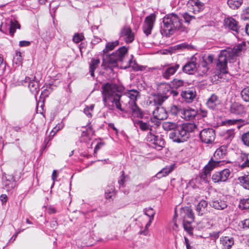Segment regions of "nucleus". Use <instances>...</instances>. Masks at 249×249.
Segmentation results:
<instances>
[{"label":"nucleus","mask_w":249,"mask_h":249,"mask_svg":"<svg viewBox=\"0 0 249 249\" xmlns=\"http://www.w3.org/2000/svg\"><path fill=\"white\" fill-rule=\"evenodd\" d=\"M102 89L104 105L111 110L115 107L116 108L117 103H119L122 107L136 104V101L140 96L139 92L135 89L128 90L121 95L122 88L113 83L104 84Z\"/></svg>","instance_id":"f257e3e1"},{"label":"nucleus","mask_w":249,"mask_h":249,"mask_svg":"<svg viewBox=\"0 0 249 249\" xmlns=\"http://www.w3.org/2000/svg\"><path fill=\"white\" fill-rule=\"evenodd\" d=\"M118 40L108 42L105 48L103 51V63L102 66L105 69L112 70L113 67L117 66L118 61L124 62L125 55L127 53L128 49L124 46L120 48L116 52L111 54H108L109 51H112L114 48L119 45Z\"/></svg>","instance_id":"f03ea898"},{"label":"nucleus","mask_w":249,"mask_h":249,"mask_svg":"<svg viewBox=\"0 0 249 249\" xmlns=\"http://www.w3.org/2000/svg\"><path fill=\"white\" fill-rule=\"evenodd\" d=\"M245 42H242L235 46L233 48H228L220 52L216 66L221 73H227L228 72V61H229L230 63L234 62L241 52L245 49Z\"/></svg>","instance_id":"7ed1b4c3"},{"label":"nucleus","mask_w":249,"mask_h":249,"mask_svg":"<svg viewBox=\"0 0 249 249\" xmlns=\"http://www.w3.org/2000/svg\"><path fill=\"white\" fill-rule=\"evenodd\" d=\"M196 125L194 123H185L178 125L169 134V138L173 142L178 143L183 142L190 137V133L196 129Z\"/></svg>","instance_id":"20e7f679"},{"label":"nucleus","mask_w":249,"mask_h":249,"mask_svg":"<svg viewBox=\"0 0 249 249\" xmlns=\"http://www.w3.org/2000/svg\"><path fill=\"white\" fill-rule=\"evenodd\" d=\"M163 25L161 33L166 36L173 35L175 30H183L182 19L174 13L168 14L163 18Z\"/></svg>","instance_id":"39448f33"},{"label":"nucleus","mask_w":249,"mask_h":249,"mask_svg":"<svg viewBox=\"0 0 249 249\" xmlns=\"http://www.w3.org/2000/svg\"><path fill=\"white\" fill-rule=\"evenodd\" d=\"M224 25L226 28L231 31L233 34L238 38L244 33V29L241 28L238 21L232 17L225 18L224 20Z\"/></svg>","instance_id":"423d86ee"},{"label":"nucleus","mask_w":249,"mask_h":249,"mask_svg":"<svg viewBox=\"0 0 249 249\" xmlns=\"http://www.w3.org/2000/svg\"><path fill=\"white\" fill-rule=\"evenodd\" d=\"M116 109L119 110L121 113L120 115L123 117H125L124 114L131 113L132 117L142 118L143 116L142 112L136 104L130 105L126 107H121L119 103L116 104Z\"/></svg>","instance_id":"0eeeda50"},{"label":"nucleus","mask_w":249,"mask_h":249,"mask_svg":"<svg viewBox=\"0 0 249 249\" xmlns=\"http://www.w3.org/2000/svg\"><path fill=\"white\" fill-rule=\"evenodd\" d=\"M146 141L152 144V147L158 150H161L165 145V142L161 135H156L151 129L146 137Z\"/></svg>","instance_id":"6e6552de"},{"label":"nucleus","mask_w":249,"mask_h":249,"mask_svg":"<svg viewBox=\"0 0 249 249\" xmlns=\"http://www.w3.org/2000/svg\"><path fill=\"white\" fill-rule=\"evenodd\" d=\"M199 137L202 142L211 144L215 138V130L212 128H204L200 132Z\"/></svg>","instance_id":"1a4fd4ad"},{"label":"nucleus","mask_w":249,"mask_h":249,"mask_svg":"<svg viewBox=\"0 0 249 249\" xmlns=\"http://www.w3.org/2000/svg\"><path fill=\"white\" fill-rule=\"evenodd\" d=\"M180 66L178 64L175 63L168 64L163 67L162 69V75L166 79H169L179 69Z\"/></svg>","instance_id":"9d476101"},{"label":"nucleus","mask_w":249,"mask_h":249,"mask_svg":"<svg viewBox=\"0 0 249 249\" xmlns=\"http://www.w3.org/2000/svg\"><path fill=\"white\" fill-rule=\"evenodd\" d=\"M231 174V171L229 169H224L220 172L214 173L212 176V179L214 183L225 182L229 178Z\"/></svg>","instance_id":"9b49d317"},{"label":"nucleus","mask_w":249,"mask_h":249,"mask_svg":"<svg viewBox=\"0 0 249 249\" xmlns=\"http://www.w3.org/2000/svg\"><path fill=\"white\" fill-rule=\"evenodd\" d=\"M155 20L156 15L154 14H151L145 18L142 26V29L146 36L151 34Z\"/></svg>","instance_id":"f8f14e48"},{"label":"nucleus","mask_w":249,"mask_h":249,"mask_svg":"<svg viewBox=\"0 0 249 249\" xmlns=\"http://www.w3.org/2000/svg\"><path fill=\"white\" fill-rule=\"evenodd\" d=\"M35 76L32 77H26L22 84L24 86H27L30 91L33 94L36 95L39 91V87L37 81L35 80Z\"/></svg>","instance_id":"ddd939ff"},{"label":"nucleus","mask_w":249,"mask_h":249,"mask_svg":"<svg viewBox=\"0 0 249 249\" xmlns=\"http://www.w3.org/2000/svg\"><path fill=\"white\" fill-rule=\"evenodd\" d=\"M187 7L189 11L196 14L203 9L204 4L199 0H189Z\"/></svg>","instance_id":"4468645a"},{"label":"nucleus","mask_w":249,"mask_h":249,"mask_svg":"<svg viewBox=\"0 0 249 249\" xmlns=\"http://www.w3.org/2000/svg\"><path fill=\"white\" fill-rule=\"evenodd\" d=\"M153 114L154 118L151 119V121H153L154 119H157L156 124L159 125V121L163 120L167 118V113L165 109L159 106L153 111Z\"/></svg>","instance_id":"2eb2a0df"},{"label":"nucleus","mask_w":249,"mask_h":249,"mask_svg":"<svg viewBox=\"0 0 249 249\" xmlns=\"http://www.w3.org/2000/svg\"><path fill=\"white\" fill-rule=\"evenodd\" d=\"M2 185L3 188L7 191L12 190L16 186V182L14 177L11 175H5L2 177Z\"/></svg>","instance_id":"dca6fc26"},{"label":"nucleus","mask_w":249,"mask_h":249,"mask_svg":"<svg viewBox=\"0 0 249 249\" xmlns=\"http://www.w3.org/2000/svg\"><path fill=\"white\" fill-rule=\"evenodd\" d=\"M120 37H123L126 43H131L134 39V35L131 29L128 26L123 27L120 33Z\"/></svg>","instance_id":"f3484780"},{"label":"nucleus","mask_w":249,"mask_h":249,"mask_svg":"<svg viewBox=\"0 0 249 249\" xmlns=\"http://www.w3.org/2000/svg\"><path fill=\"white\" fill-rule=\"evenodd\" d=\"M220 103L219 97L215 94H212L208 98L206 105L210 109L215 110L218 108Z\"/></svg>","instance_id":"a211bd4d"},{"label":"nucleus","mask_w":249,"mask_h":249,"mask_svg":"<svg viewBox=\"0 0 249 249\" xmlns=\"http://www.w3.org/2000/svg\"><path fill=\"white\" fill-rule=\"evenodd\" d=\"M196 58H192L191 60L187 63L183 67V71L188 74H193L197 70Z\"/></svg>","instance_id":"6ab92c4d"},{"label":"nucleus","mask_w":249,"mask_h":249,"mask_svg":"<svg viewBox=\"0 0 249 249\" xmlns=\"http://www.w3.org/2000/svg\"><path fill=\"white\" fill-rule=\"evenodd\" d=\"M219 164V161L213 160H211L205 166L203 174L202 175V178H206L210 175V172L215 167L218 166Z\"/></svg>","instance_id":"aec40b11"},{"label":"nucleus","mask_w":249,"mask_h":249,"mask_svg":"<svg viewBox=\"0 0 249 249\" xmlns=\"http://www.w3.org/2000/svg\"><path fill=\"white\" fill-rule=\"evenodd\" d=\"M182 98L187 103H192L196 96V92L194 89H187L182 91L181 94Z\"/></svg>","instance_id":"412c9836"},{"label":"nucleus","mask_w":249,"mask_h":249,"mask_svg":"<svg viewBox=\"0 0 249 249\" xmlns=\"http://www.w3.org/2000/svg\"><path fill=\"white\" fill-rule=\"evenodd\" d=\"M198 111L191 108H183L181 118L186 120H193L197 114Z\"/></svg>","instance_id":"4be33fe9"},{"label":"nucleus","mask_w":249,"mask_h":249,"mask_svg":"<svg viewBox=\"0 0 249 249\" xmlns=\"http://www.w3.org/2000/svg\"><path fill=\"white\" fill-rule=\"evenodd\" d=\"M181 214H183V221H187L189 223H192L194 220V216L193 211L190 207H187L183 208L181 212Z\"/></svg>","instance_id":"5701e85b"},{"label":"nucleus","mask_w":249,"mask_h":249,"mask_svg":"<svg viewBox=\"0 0 249 249\" xmlns=\"http://www.w3.org/2000/svg\"><path fill=\"white\" fill-rule=\"evenodd\" d=\"M230 111L231 113L241 115L245 112V108L239 103L234 102L231 106Z\"/></svg>","instance_id":"b1692460"},{"label":"nucleus","mask_w":249,"mask_h":249,"mask_svg":"<svg viewBox=\"0 0 249 249\" xmlns=\"http://www.w3.org/2000/svg\"><path fill=\"white\" fill-rule=\"evenodd\" d=\"M234 240L230 236H222L220 238V244L224 249H230L234 245Z\"/></svg>","instance_id":"393cba45"},{"label":"nucleus","mask_w":249,"mask_h":249,"mask_svg":"<svg viewBox=\"0 0 249 249\" xmlns=\"http://www.w3.org/2000/svg\"><path fill=\"white\" fill-rule=\"evenodd\" d=\"M227 155V148L225 146H221L216 149L215 151L213 156L217 161H219V163L221 160L224 159Z\"/></svg>","instance_id":"a878e982"},{"label":"nucleus","mask_w":249,"mask_h":249,"mask_svg":"<svg viewBox=\"0 0 249 249\" xmlns=\"http://www.w3.org/2000/svg\"><path fill=\"white\" fill-rule=\"evenodd\" d=\"M210 205L214 209L219 210H224L227 207L226 202L221 199L212 200Z\"/></svg>","instance_id":"bb28decb"},{"label":"nucleus","mask_w":249,"mask_h":249,"mask_svg":"<svg viewBox=\"0 0 249 249\" xmlns=\"http://www.w3.org/2000/svg\"><path fill=\"white\" fill-rule=\"evenodd\" d=\"M168 95L164 93V94H157L153 96V102L156 105L160 106L162 103L167 99Z\"/></svg>","instance_id":"cd10ccee"},{"label":"nucleus","mask_w":249,"mask_h":249,"mask_svg":"<svg viewBox=\"0 0 249 249\" xmlns=\"http://www.w3.org/2000/svg\"><path fill=\"white\" fill-rule=\"evenodd\" d=\"M208 203L206 201L201 200L196 207V211L199 215H202L207 211V206Z\"/></svg>","instance_id":"c85d7f7f"},{"label":"nucleus","mask_w":249,"mask_h":249,"mask_svg":"<svg viewBox=\"0 0 249 249\" xmlns=\"http://www.w3.org/2000/svg\"><path fill=\"white\" fill-rule=\"evenodd\" d=\"M124 69H126L128 68L132 67V68L134 71H142V67L139 66L136 63L135 60H133V56L132 55H131V58H130L128 60V62L126 65L124 66H122Z\"/></svg>","instance_id":"c756f323"},{"label":"nucleus","mask_w":249,"mask_h":249,"mask_svg":"<svg viewBox=\"0 0 249 249\" xmlns=\"http://www.w3.org/2000/svg\"><path fill=\"white\" fill-rule=\"evenodd\" d=\"M134 125L136 127H139V128L143 131L149 130L150 128V125L147 123L143 122L142 120L137 119H132Z\"/></svg>","instance_id":"7c9ffc66"},{"label":"nucleus","mask_w":249,"mask_h":249,"mask_svg":"<svg viewBox=\"0 0 249 249\" xmlns=\"http://www.w3.org/2000/svg\"><path fill=\"white\" fill-rule=\"evenodd\" d=\"M183 109L180 106L173 105L170 107V113L172 115L181 117Z\"/></svg>","instance_id":"2f4dec72"},{"label":"nucleus","mask_w":249,"mask_h":249,"mask_svg":"<svg viewBox=\"0 0 249 249\" xmlns=\"http://www.w3.org/2000/svg\"><path fill=\"white\" fill-rule=\"evenodd\" d=\"M240 160L239 165L242 168L249 167V160L247 154L242 153L240 156Z\"/></svg>","instance_id":"473e14b6"},{"label":"nucleus","mask_w":249,"mask_h":249,"mask_svg":"<svg viewBox=\"0 0 249 249\" xmlns=\"http://www.w3.org/2000/svg\"><path fill=\"white\" fill-rule=\"evenodd\" d=\"M100 63L99 59H92L89 66V72L92 77L94 76V70L98 67Z\"/></svg>","instance_id":"72a5a7b5"},{"label":"nucleus","mask_w":249,"mask_h":249,"mask_svg":"<svg viewBox=\"0 0 249 249\" xmlns=\"http://www.w3.org/2000/svg\"><path fill=\"white\" fill-rule=\"evenodd\" d=\"M238 180L244 188L249 190V175L240 177Z\"/></svg>","instance_id":"f704fd0d"},{"label":"nucleus","mask_w":249,"mask_h":249,"mask_svg":"<svg viewBox=\"0 0 249 249\" xmlns=\"http://www.w3.org/2000/svg\"><path fill=\"white\" fill-rule=\"evenodd\" d=\"M243 0H228L227 3L232 9L238 8L242 4Z\"/></svg>","instance_id":"c9c22d12"},{"label":"nucleus","mask_w":249,"mask_h":249,"mask_svg":"<svg viewBox=\"0 0 249 249\" xmlns=\"http://www.w3.org/2000/svg\"><path fill=\"white\" fill-rule=\"evenodd\" d=\"M178 126L176 123L171 122H165L162 124V127L166 131L174 130Z\"/></svg>","instance_id":"e433bc0d"},{"label":"nucleus","mask_w":249,"mask_h":249,"mask_svg":"<svg viewBox=\"0 0 249 249\" xmlns=\"http://www.w3.org/2000/svg\"><path fill=\"white\" fill-rule=\"evenodd\" d=\"M173 170V168L172 166H170L169 167L163 168L161 171L159 172L157 174L156 177L157 178H160L162 177H165L167 175H168L170 173L172 172Z\"/></svg>","instance_id":"4c0bfd02"},{"label":"nucleus","mask_w":249,"mask_h":249,"mask_svg":"<svg viewBox=\"0 0 249 249\" xmlns=\"http://www.w3.org/2000/svg\"><path fill=\"white\" fill-rule=\"evenodd\" d=\"M234 131L233 129H229L224 134V139L227 142H230L234 137Z\"/></svg>","instance_id":"58836bf2"},{"label":"nucleus","mask_w":249,"mask_h":249,"mask_svg":"<svg viewBox=\"0 0 249 249\" xmlns=\"http://www.w3.org/2000/svg\"><path fill=\"white\" fill-rule=\"evenodd\" d=\"M240 94L244 101L249 102V86L244 88L241 90Z\"/></svg>","instance_id":"ea45409f"},{"label":"nucleus","mask_w":249,"mask_h":249,"mask_svg":"<svg viewBox=\"0 0 249 249\" xmlns=\"http://www.w3.org/2000/svg\"><path fill=\"white\" fill-rule=\"evenodd\" d=\"M115 193L113 186H108L105 191V197L107 199L111 198Z\"/></svg>","instance_id":"a19ab883"},{"label":"nucleus","mask_w":249,"mask_h":249,"mask_svg":"<svg viewBox=\"0 0 249 249\" xmlns=\"http://www.w3.org/2000/svg\"><path fill=\"white\" fill-rule=\"evenodd\" d=\"M239 206L242 210L249 209V196L241 199Z\"/></svg>","instance_id":"79ce46f5"},{"label":"nucleus","mask_w":249,"mask_h":249,"mask_svg":"<svg viewBox=\"0 0 249 249\" xmlns=\"http://www.w3.org/2000/svg\"><path fill=\"white\" fill-rule=\"evenodd\" d=\"M94 108V105L91 104L89 106H86L84 109V113L88 117L91 118Z\"/></svg>","instance_id":"37998d69"},{"label":"nucleus","mask_w":249,"mask_h":249,"mask_svg":"<svg viewBox=\"0 0 249 249\" xmlns=\"http://www.w3.org/2000/svg\"><path fill=\"white\" fill-rule=\"evenodd\" d=\"M191 223L187 222V221H183V225L184 229L190 235L193 234V228L191 226Z\"/></svg>","instance_id":"c03bdc74"},{"label":"nucleus","mask_w":249,"mask_h":249,"mask_svg":"<svg viewBox=\"0 0 249 249\" xmlns=\"http://www.w3.org/2000/svg\"><path fill=\"white\" fill-rule=\"evenodd\" d=\"M241 140L246 146L249 147V131L242 134Z\"/></svg>","instance_id":"a18cd8bd"},{"label":"nucleus","mask_w":249,"mask_h":249,"mask_svg":"<svg viewBox=\"0 0 249 249\" xmlns=\"http://www.w3.org/2000/svg\"><path fill=\"white\" fill-rule=\"evenodd\" d=\"M20 27V24L17 22H11V26L10 28V35L12 36H13L14 33L15 32L16 29H19Z\"/></svg>","instance_id":"49530a36"},{"label":"nucleus","mask_w":249,"mask_h":249,"mask_svg":"<svg viewBox=\"0 0 249 249\" xmlns=\"http://www.w3.org/2000/svg\"><path fill=\"white\" fill-rule=\"evenodd\" d=\"M84 37L82 34H76L73 36L72 40L74 42L78 43L83 40Z\"/></svg>","instance_id":"de8ad7c7"},{"label":"nucleus","mask_w":249,"mask_h":249,"mask_svg":"<svg viewBox=\"0 0 249 249\" xmlns=\"http://www.w3.org/2000/svg\"><path fill=\"white\" fill-rule=\"evenodd\" d=\"M64 126V124L63 123L58 124L54 127L52 130L51 133H53V136L54 135V134L58 132L59 130L61 129Z\"/></svg>","instance_id":"09e8293b"},{"label":"nucleus","mask_w":249,"mask_h":249,"mask_svg":"<svg viewBox=\"0 0 249 249\" xmlns=\"http://www.w3.org/2000/svg\"><path fill=\"white\" fill-rule=\"evenodd\" d=\"M173 84L176 88H178L183 85L184 81L179 79H174Z\"/></svg>","instance_id":"8fccbe9b"},{"label":"nucleus","mask_w":249,"mask_h":249,"mask_svg":"<svg viewBox=\"0 0 249 249\" xmlns=\"http://www.w3.org/2000/svg\"><path fill=\"white\" fill-rule=\"evenodd\" d=\"M182 17H183L185 22H186L187 23H189L190 21L192 19H195V17L194 16H191L189 14H188L187 13H184L183 14Z\"/></svg>","instance_id":"3c124183"},{"label":"nucleus","mask_w":249,"mask_h":249,"mask_svg":"<svg viewBox=\"0 0 249 249\" xmlns=\"http://www.w3.org/2000/svg\"><path fill=\"white\" fill-rule=\"evenodd\" d=\"M169 87L167 86L166 92H165L167 95L169 96V95H173V96H176L178 94V92L176 90L169 89Z\"/></svg>","instance_id":"603ef678"},{"label":"nucleus","mask_w":249,"mask_h":249,"mask_svg":"<svg viewBox=\"0 0 249 249\" xmlns=\"http://www.w3.org/2000/svg\"><path fill=\"white\" fill-rule=\"evenodd\" d=\"M242 17L245 19H249V8H246L243 11Z\"/></svg>","instance_id":"864d4df0"},{"label":"nucleus","mask_w":249,"mask_h":249,"mask_svg":"<svg viewBox=\"0 0 249 249\" xmlns=\"http://www.w3.org/2000/svg\"><path fill=\"white\" fill-rule=\"evenodd\" d=\"M197 114H198L202 117L204 118L207 117L208 111L206 109L200 108L199 112H198Z\"/></svg>","instance_id":"5fc2aeb1"},{"label":"nucleus","mask_w":249,"mask_h":249,"mask_svg":"<svg viewBox=\"0 0 249 249\" xmlns=\"http://www.w3.org/2000/svg\"><path fill=\"white\" fill-rule=\"evenodd\" d=\"M14 59L17 60L16 63L20 62L22 59L21 53L19 52H16L15 55L14 57Z\"/></svg>","instance_id":"6e6d98bb"},{"label":"nucleus","mask_w":249,"mask_h":249,"mask_svg":"<svg viewBox=\"0 0 249 249\" xmlns=\"http://www.w3.org/2000/svg\"><path fill=\"white\" fill-rule=\"evenodd\" d=\"M153 211V209L149 208L148 210H146L145 213L146 215L150 217V218H153L154 213Z\"/></svg>","instance_id":"4d7b16f0"},{"label":"nucleus","mask_w":249,"mask_h":249,"mask_svg":"<svg viewBox=\"0 0 249 249\" xmlns=\"http://www.w3.org/2000/svg\"><path fill=\"white\" fill-rule=\"evenodd\" d=\"M31 43L30 41L25 40L20 41L19 42V45L21 47L28 46Z\"/></svg>","instance_id":"13d9d810"},{"label":"nucleus","mask_w":249,"mask_h":249,"mask_svg":"<svg viewBox=\"0 0 249 249\" xmlns=\"http://www.w3.org/2000/svg\"><path fill=\"white\" fill-rule=\"evenodd\" d=\"M240 120H235V119H233V120H227L226 123L229 124V125H232V124H235L236 123H237L238 122H239Z\"/></svg>","instance_id":"bf43d9fd"},{"label":"nucleus","mask_w":249,"mask_h":249,"mask_svg":"<svg viewBox=\"0 0 249 249\" xmlns=\"http://www.w3.org/2000/svg\"><path fill=\"white\" fill-rule=\"evenodd\" d=\"M0 199L1 201L2 204L6 202L7 200V196L6 195L2 194L0 196Z\"/></svg>","instance_id":"052dcab7"},{"label":"nucleus","mask_w":249,"mask_h":249,"mask_svg":"<svg viewBox=\"0 0 249 249\" xmlns=\"http://www.w3.org/2000/svg\"><path fill=\"white\" fill-rule=\"evenodd\" d=\"M243 228H249V219H246L242 222Z\"/></svg>","instance_id":"680f3d73"},{"label":"nucleus","mask_w":249,"mask_h":249,"mask_svg":"<svg viewBox=\"0 0 249 249\" xmlns=\"http://www.w3.org/2000/svg\"><path fill=\"white\" fill-rule=\"evenodd\" d=\"M56 212L55 209L53 207H50L48 209V213L49 214L54 213Z\"/></svg>","instance_id":"e2e57ef3"},{"label":"nucleus","mask_w":249,"mask_h":249,"mask_svg":"<svg viewBox=\"0 0 249 249\" xmlns=\"http://www.w3.org/2000/svg\"><path fill=\"white\" fill-rule=\"evenodd\" d=\"M57 177V173L56 170H53L52 174V179L53 181L56 180V178Z\"/></svg>","instance_id":"0e129e2a"},{"label":"nucleus","mask_w":249,"mask_h":249,"mask_svg":"<svg viewBox=\"0 0 249 249\" xmlns=\"http://www.w3.org/2000/svg\"><path fill=\"white\" fill-rule=\"evenodd\" d=\"M244 33L249 36V22L246 24L245 31L244 30Z\"/></svg>","instance_id":"69168bd1"},{"label":"nucleus","mask_w":249,"mask_h":249,"mask_svg":"<svg viewBox=\"0 0 249 249\" xmlns=\"http://www.w3.org/2000/svg\"><path fill=\"white\" fill-rule=\"evenodd\" d=\"M209 70V68L208 67H203L201 69V71H201L202 73L206 74Z\"/></svg>","instance_id":"338daca9"},{"label":"nucleus","mask_w":249,"mask_h":249,"mask_svg":"<svg viewBox=\"0 0 249 249\" xmlns=\"http://www.w3.org/2000/svg\"><path fill=\"white\" fill-rule=\"evenodd\" d=\"M207 59L210 63H212L213 60V55H209L208 56Z\"/></svg>","instance_id":"774afa93"}]
</instances>
